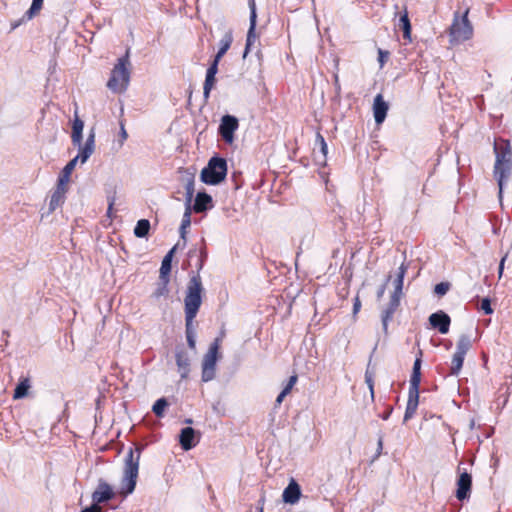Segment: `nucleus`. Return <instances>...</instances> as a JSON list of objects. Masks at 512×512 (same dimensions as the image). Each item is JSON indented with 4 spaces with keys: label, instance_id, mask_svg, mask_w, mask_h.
Here are the masks:
<instances>
[{
    "label": "nucleus",
    "instance_id": "412c9836",
    "mask_svg": "<svg viewBox=\"0 0 512 512\" xmlns=\"http://www.w3.org/2000/svg\"><path fill=\"white\" fill-rule=\"evenodd\" d=\"M400 296L391 295L387 307L383 310L381 315L383 331L386 334L388 331V324L393 319V315L400 305Z\"/></svg>",
    "mask_w": 512,
    "mask_h": 512
},
{
    "label": "nucleus",
    "instance_id": "5701e85b",
    "mask_svg": "<svg viewBox=\"0 0 512 512\" xmlns=\"http://www.w3.org/2000/svg\"><path fill=\"white\" fill-rule=\"evenodd\" d=\"M31 381L29 377H21L13 392L14 400H21L29 395Z\"/></svg>",
    "mask_w": 512,
    "mask_h": 512
},
{
    "label": "nucleus",
    "instance_id": "2eb2a0df",
    "mask_svg": "<svg viewBox=\"0 0 512 512\" xmlns=\"http://www.w3.org/2000/svg\"><path fill=\"white\" fill-rule=\"evenodd\" d=\"M472 486V476L467 471L460 473L457 480L456 498L464 501L470 497Z\"/></svg>",
    "mask_w": 512,
    "mask_h": 512
},
{
    "label": "nucleus",
    "instance_id": "ea45409f",
    "mask_svg": "<svg viewBox=\"0 0 512 512\" xmlns=\"http://www.w3.org/2000/svg\"><path fill=\"white\" fill-rule=\"evenodd\" d=\"M450 283L449 282H446V281H443V282H440V283H437L435 286H434V293L439 296V297H442L444 296L450 289Z\"/></svg>",
    "mask_w": 512,
    "mask_h": 512
},
{
    "label": "nucleus",
    "instance_id": "052dcab7",
    "mask_svg": "<svg viewBox=\"0 0 512 512\" xmlns=\"http://www.w3.org/2000/svg\"><path fill=\"white\" fill-rule=\"evenodd\" d=\"M67 191L66 185H60L59 182H57L56 189L53 192H59L62 195H65Z\"/></svg>",
    "mask_w": 512,
    "mask_h": 512
},
{
    "label": "nucleus",
    "instance_id": "cd10ccee",
    "mask_svg": "<svg viewBox=\"0 0 512 512\" xmlns=\"http://www.w3.org/2000/svg\"><path fill=\"white\" fill-rule=\"evenodd\" d=\"M406 271H407V267L404 265V263H402L398 269L396 278L394 279V282H393V284H394V291L392 293L393 295H397V296L401 297L402 289H403V281H404Z\"/></svg>",
    "mask_w": 512,
    "mask_h": 512
},
{
    "label": "nucleus",
    "instance_id": "e2e57ef3",
    "mask_svg": "<svg viewBox=\"0 0 512 512\" xmlns=\"http://www.w3.org/2000/svg\"><path fill=\"white\" fill-rule=\"evenodd\" d=\"M25 19L26 18L23 17L21 20L11 23V30H15L17 27H19Z\"/></svg>",
    "mask_w": 512,
    "mask_h": 512
},
{
    "label": "nucleus",
    "instance_id": "8fccbe9b",
    "mask_svg": "<svg viewBox=\"0 0 512 512\" xmlns=\"http://www.w3.org/2000/svg\"><path fill=\"white\" fill-rule=\"evenodd\" d=\"M186 340L188 347L192 350H195L196 348V334L194 335H186Z\"/></svg>",
    "mask_w": 512,
    "mask_h": 512
},
{
    "label": "nucleus",
    "instance_id": "dca6fc26",
    "mask_svg": "<svg viewBox=\"0 0 512 512\" xmlns=\"http://www.w3.org/2000/svg\"><path fill=\"white\" fill-rule=\"evenodd\" d=\"M199 442V435L192 427L182 428L179 434V443L184 451L194 448Z\"/></svg>",
    "mask_w": 512,
    "mask_h": 512
},
{
    "label": "nucleus",
    "instance_id": "393cba45",
    "mask_svg": "<svg viewBox=\"0 0 512 512\" xmlns=\"http://www.w3.org/2000/svg\"><path fill=\"white\" fill-rule=\"evenodd\" d=\"M377 348V345H375V347L373 348V351L370 355V359H369V362L367 364V367H366V371H365V383L367 384L368 388H369V391H370V395H371V398L374 399V376H375V368L372 367V356H373V353L375 352Z\"/></svg>",
    "mask_w": 512,
    "mask_h": 512
},
{
    "label": "nucleus",
    "instance_id": "0eeeda50",
    "mask_svg": "<svg viewBox=\"0 0 512 512\" xmlns=\"http://www.w3.org/2000/svg\"><path fill=\"white\" fill-rule=\"evenodd\" d=\"M469 10L459 16L455 13L453 22L449 28V42L454 45L469 40L473 35V27L468 19Z\"/></svg>",
    "mask_w": 512,
    "mask_h": 512
},
{
    "label": "nucleus",
    "instance_id": "20e7f679",
    "mask_svg": "<svg viewBox=\"0 0 512 512\" xmlns=\"http://www.w3.org/2000/svg\"><path fill=\"white\" fill-rule=\"evenodd\" d=\"M227 172V160L219 155H214L201 170L200 180L207 185H219L225 180Z\"/></svg>",
    "mask_w": 512,
    "mask_h": 512
},
{
    "label": "nucleus",
    "instance_id": "37998d69",
    "mask_svg": "<svg viewBox=\"0 0 512 512\" xmlns=\"http://www.w3.org/2000/svg\"><path fill=\"white\" fill-rule=\"evenodd\" d=\"M168 283L169 282H161L158 288L154 292V297L159 298L161 296H165L168 294Z\"/></svg>",
    "mask_w": 512,
    "mask_h": 512
},
{
    "label": "nucleus",
    "instance_id": "3c124183",
    "mask_svg": "<svg viewBox=\"0 0 512 512\" xmlns=\"http://www.w3.org/2000/svg\"><path fill=\"white\" fill-rule=\"evenodd\" d=\"M69 179H70V175L61 171L57 182H59L60 185H67V183L69 182Z\"/></svg>",
    "mask_w": 512,
    "mask_h": 512
},
{
    "label": "nucleus",
    "instance_id": "c756f323",
    "mask_svg": "<svg viewBox=\"0 0 512 512\" xmlns=\"http://www.w3.org/2000/svg\"><path fill=\"white\" fill-rule=\"evenodd\" d=\"M464 359H465V354L455 351V353L452 357V365L450 368L451 375L457 376L460 373V371L463 367Z\"/></svg>",
    "mask_w": 512,
    "mask_h": 512
},
{
    "label": "nucleus",
    "instance_id": "473e14b6",
    "mask_svg": "<svg viewBox=\"0 0 512 512\" xmlns=\"http://www.w3.org/2000/svg\"><path fill=\"white\" fill-rule=\"evenodd\" d=\"M232 42H233V34H232V30L229 29L228 31L225 32V34L221 38V40L219 42V49L217 52L225 55L226 52L229 50Z\"/></svg>",
    "mask_w": 512,
    "mask_h": 512
},
{
    "label": "nucleus",
    "instance_id": "13d9d810",
    "mask_svg": "<svg viewBox=\"0 0 512 512\" xmlns=\"http://www.w3.org/2000/svg\"><path fill=\"white\" fill-rule=\"evenodd\" d=\"M81 512H102V511L97 505L92 503L90 506L82 509Z\"/></svg>",
    "mask_w": 512,
    "mask_h": 512
},
{
    "label": "nucleus",
    "instance_id": "9d476101",
    "mask_svg": "<svg viewBox=\"0 0 512 512\" xmlns=\"http://www.w3.org/2000/svg\"><path fill=\"white\" fill-rule=\"evenodd\" d=\"M207 258L208 252L206 247V241L204 238H201L200 246L195 245L188 251V264L192 265L194 262L196 273L200 275V271L203 269Z\"/></svg>",
    "mask_w": 512,
    "mask_h": 512
},
{
    "label": "nucleus",
    "instance_id": "72a5a7b5",
    "mask_svg": "<svg viewBox=\"0 0 512 512\" xmlns=\"http://www.w3.org/2000/svg\"><path fill=\"white\" fill-rule=\"evenodd\" d=\"M296 382H297V376L296 375H292V376L289 377L286 385L284 386V388L282 389V391L279 393V395L276 398V403L277 404H281L282 403V401L290 393V391L292 390V388H293V386L295 385Z\"/></svg>",
    "mask_w": 512,
    "mask_h": 512
},
{
    "label": "nucleus",
    "instance_id": "a211bd4d",
    "mask_svg": "<svg viewBox=\"0 0 512 512\" xmlns=\"http://www.w3.org/2000/svg\"><path fill=\"white\" fill-rule=\"evenodd\" d=\"M179 246H180V241L178 243H176L162 259L161 267H160V275H159L161 282H169L170 281L172 260H173L174 254L178 250Z\"/></svg>",
    "mask_w": 512,
    "mask_h": 512
},
{
    "label": "nucleus",
    "instance_id": "a18cd8bd",
    "mask_svg": "<svg viewBox=\"0 0 512 512\" xmlns=\"http://www.w3.org/2000/svg\"><path fill=\"white\" fill-rule=\"evenodd\" d=\"M76 165H77V161L73 158L64 166L62 171L71 176V173L75 169Z\"/></svg>",
    "mask_w": 512,
    "mask_h": 512
},
{
    "label": "nucleus",
    "instance_id": "79ce46f5",
    "mask_svg": "<svg viewBox=\"0 0 512 512\" xmlns=\"http://www.w3.org/2000/svg\"><path fill=\"white\" fill-rule=\"evenodd\" d=\"M185 191L189 193H195V179L194 175L190 174L185 180Z\"/></svg>",
    "mask_w": 512,
    "mask_h": 512
},
{
    "label": "nucleus",
    "instance_id": "c85d7f7f",
    "mask_svg": "<svg viewBox=\"0 0 512 512\" xmlns=\"http://www.w3.org/2000/svg\"><path fill=\"white\" fill-rule=\"evenodd\" d=\"M151 225L148 219H140L134 227V235L137 238H145L148 236Z\"/></svg>",
    "mask_w": 512,
    "mask_h": 512
},
{
    "label": "nucleus",
    "instance_id": "680f3d73",
    "mask_svg": "<svg viewBox=\"0 0 512 512\" xmlns=\"http://www.w3.org/2000/svg\"><path fill=\"white\" fill-rule=\"evenodd\" d=\"M392 412H393V407H392V406H389V407L386 409V411H385L383 414H381V418H382L383 420H387V419L390 417V415L392 414Z\"/></svg>",
    "mask_w": 512,
    "mask_h": 512
},
{
    "label": "nucleus",
    "instance_id": "338daca9",
    "mask_svg": "<svg viewBox=\"0 0 512 512\" xmlns=\"http://www.w3.org/2000/svg\"><path fill=\"white\" fill-rule=\"evenodd\" d=\"M185 423H186V424H192V423H193V420H192V419H190V418H188V419H186V420H185Z\"/></svg>",
    "mask_w": 512,
    "mask_h": 512
},
{
    "label": "nucleus",
    "instance_id": "58836bf2",
    "mask_svg": "<svg viewBox=\"0 0 512 512\" xmlns=\"http://www.w3.org/2000/svg\"><path fill=\"white\" fill-rule=\"evenodd\" d=\"M197 314L185 313V334L186 335H194L195 329L193 326V321Z\"/></svg>",
    "mask_w": 512,
    "mask_h": 512
},
{
    "label": "nucleus",
    "instance_id": "c9c22d12",
    "mask_svg": "<svg viewBox=\"0 0 512 512\" xmlns=\"http://www.w3.org/2000/svg\"><path fill=\"white\" fill-rule=\"evenodd\" d=\"M216 83V75L206 74L204 86H203V97L207 100L210 97V92Z\"/></svg>",
    "mask_w": 512,
    "mask_h": 512
},
{
    "label": "nucleus",
    "instance_id": "4d7b16f0",
    "mask_svg": "<svg viewBox=\"0 0 512 512\" xmlns=\"http://www.w3.org/2000/svg\"><path fill=\"white\" fill-rule=\"evenodd\" d=\"M115 202V196L108 197V209H107V216L111 217L112 215V209Z\"/></svg>",
    "mask_w": 512,
    "mask_h": 512
},
{
    "label": "nucleus",
    "instance_id": "bf43d9fd",
    "mask_svg": "<svg viewBox=\"0 0 512 512\" xmlns=\"http://www.w3.org/2000/svg\"><path fill=\"white\" fill-rule=\"evenodd\" d=\"M120 138H121V144L128 138V134L125 130L124 124H120Z\"/></svg>",
    "mask_w": 512,
    "mask_h": 512
},
{
    "label": "nucleus",
    "instance_id": "2f4dec72",
    "mask_svg": "<svg viewBox=\"0 0 512 512\" xmlns=\"http://www.w3.org/2000/svg\"><path fill=\"white\" fill-rule=\"evenodd\" d=\"M472 346V340L471 337L467 334L460 335L457 345H456V352L465 354L469 351V349Z\"/></svg>",
    "mask_w": 512,
    "mask_h": 512
},
{
    "label": "nucleus",
    "instance_id": "9b49d317",
    "mask_svg": "<svg viewBox=\"0 0 512 512\" xmlns=\"http://www.w3.org/2000/svg\"><path fill=\"white\" fill-rule=\"evenodd\" d=\"M248 6L250 10V25L247 32L245 49L243 52V57L245 58L247 54L250 52L252 45L255 43L257 39L256 35V24H257V12H256V3L255 0H248Z\"/></svg>",
    "mask_w": 512,
    "mask_h": 512
},
{
    "label": "nucleus",
    "instance_id": "39448f33",
    "mask_svg": "<svg viewBox=\"0 0 512 512\" xmlns=\"http://www.w3.org/2000/svg\"><path fill=\"white\" fill-rule=\"evenodd\" d=\"M130 49H127L125 55L118 59L117 64L111 72V77L107 82V87L113 92H120L126 90L130 81V71L128 66Z\"/></svg>",
    "mask_w": 512,
    "mask_h": 512
},
{
    "label": "nucleus",
    "instance_id": "ddd939ff",
    "mask_svg": "<svg viewBox=\"0 0 512 512\" xmlns=\"http://www.w3.org/2000/svg\"><path fill=\"white\" fill-rule=\"evenodd\" d=\"M428 320L430 326L433 329H437L441 334H447L449 332L451 318L443 310H438L432 313Z\"/></svg>",
    "mask_w": 512,
    "mask_h": 512
},
{
    "label": "nucleus",
    "instance_id": "09e8293b",
    "mask_svg": "<svg viewBox=\"0 0 512 512\" xmlns=\"http://www.w3.org/2000/svg\"><path fill=\"white\" fill-rule=\"evenodd\" d=\"M382 449H383V436L379 435L378 441H377V449H376V453H375V456H374V460L377 459L381 455Z\"/></svg>",
    "mask_w": 512,
    "mask_h": 512
},
{
    "label": "nucleus",
    "instance_id": "7ed1b4c3",
    "mask_svg": "<svg viewBox=\"0 0 512 512\" xmlns=\"http://www.w3.org/2000/svg\"><path fill=\"white\" fill-rule=\"evenodd\" d=\"M422 350H419L418 355L412 367V373L409 380L408 401L404 414V422L410 420L416 413L419 404V388L421 383V366H422Z\"/></svg>",
    "mask_w": 512,
    "mask_h": 512
},
{
    "label": "nucleus",
    "instance_id": "1a4fd4ad",
    "mask_svg": "<svg viewBox=\"0 0 512 512\" xmlns=\"http://www.w3.org/2000/svg\"><path fill=\"white\" fill-rule=\"evenodd\" d=\"M239 128V121L237 117L226 114L222 116L220 124L218 126V134L222 140L227 144H232L235 136V131Z\"/></svg>",
    "mask_w": 512,
    "mask_h": 512
},
{
    "label": "nucleus",
    "instance_id": "69168bd1",
    "mask_svg": "<svg viewBox=\"0 0 512 512\" xmlns=\"http://www.w3.org/2000/svg\"><path fill=\"white\" fill-rule=\"evenodd\" d=\"M223 56L224 54L217 52L211 62H217V65L219 66V62Z\"/></svg>",
    "mask_w": 512,
    "mask_h": 512
},
{
    "label": "nucleus",
    "instance_id": "4be33fe9",
    "mask_svg": "<svg viewBox=\"0 0 512 512\" xmlns=\"http://www.w3.org/2000/svg\"><path fill=\"white\" fill-rule=\"evenodd\" d=\"M301 497V487L295 479H291L282 494L283 502L286 504H295Z\"/></svg>",
    "mask_w": 512,
    "mask_h": 512
},
{
    "label": "nucleus",
    "instance_id": "6e6552de",
    "mask_svg": "<svg viewBox=\"0 0 512 512\" xmlns=\"http://www.w3.org/2000/svg\"><path fill=\"white\" fill-rule=\"evenodd\" d=\"M220 343L221 338H215V340L210 344L208 351L203 357L201 373V380L203 382H210L216 376L217 361L221 357L219 352Z\"/></svg>",
    "mask_w": 512,
    "mask_h": 512
},
{
    "label": "nucleus",
    "instance_id": "7c9ffc66",
    "mask_svg": "<svg viewBox=\"0 0 512 512\" xmlns=\"http://www.w3.org/2000/svg\"><path fill=\"white\" fill-rule=\"evenodd\" d=\"M398 26L403 31L404 39H407L410 41L411 40V23H410L407 11H405L404 14L400 16Z\"/></svg>",
    "mask_w": 512,
    "mask_h": 512
},
{
    "label": "nucleus",
    "instance_id": "c03bdc74",
    "mask_svg": "<svg viewBox=\"0 0 512 512\" xmlns=\"http://www.w3.org/2000/svg\"><path fill=\"white\" fill-rule=\"evenodd\" d=\"M193 198H194V193H189V192H186L185 191V202H184V207L185 209L187 210H192V206H193Z\"/></svg>",
    "mask_w": 512,
    "mask_h": 512
},
{
    "label": "nucleus",
    "instance_id": "de8ad7c7",
    "mask_svg": "<svg viewBox=\"0 0 512 512\" xmlns=\"http://www.w3.org/2000/svg\"><path fill=\"white\" fill-rule=\"evenodd\" d=\"M388 56H389V52L383 51V50L379 49V51H378V61H379L381 67L384 65V63L387 60Z\"/></svg>",
    "mask_w": 512,
    "mask_h": 512
},
{
    "label": "nucleus",
    "instance_id": "b1692460",
    "mask_svg": "<svg viewBox=\"0 0 512 512\" xmlns=\"http://www.w3.org/2000/svg\"><path fill=\"white\" fill-rule=\"evenodd\" d=\"M84 122L76 115L72 124L71 139L74 146L81 148Z\"/></svg>",
    "mask_w": 512,
    "mask_h": 512
},
{
    "label": "nucleus",
    "instance_id": "f257e3e1",
    "mask_svg": "<svg viewBox=\"0 0 512 512\" xmlns=\"http://www.w3.org/2000/svg\"><path fill=\"white\" fill-rule=\"evenodd\" d=\"M495 165L494 177L499 187V199H502L503 189L512 173V153L508 143L494 144Z\"/></svg>",
    "mask_w": 512,
    "mask_h": 512
},
{
    "label": "nucleus",
    "instance_id": "f3484780",
    "mask_svg": "<svg viewBox=\"0 0 512 512\" xmlns=\"http://www.w3.org/2000/svg\"><path fill=\"white\" fill-rule=\"evenodd\" d=\"M213 198L205 190L197 192L194 198L192 211L194 213H206L213 208Z\"/></svg>",
    "mask_w": 512,
    "mask_h": 512
},
{
    "label": "nucleus",
    "instance_id": "f03ea898",
    "mask_svg": "<svg viewBox=\"0 0 512 512\" xmlns=\"http://www.w3.org/2000/svg\"><path fill=\"white\" fill-rule=\"evenodd\" d=\"M143 449L144 446L138 444L134 448H129L125 456L124 477L121 482L120 490V494L123 497H127L135 490L139 471V461Z\"/></svg>",
    "mask_w": 512,
    "mask_h": 512
},
{
    "label": "nucleus",
    "instance_id": "6ab92c4d",
    "mask_svg": "<svg viewBox=\"0 0 512 512\" xmlns=\"http://www.w3.org/2000/svg\"><path fill=\"white\" fill-rule=\"evenodd\" d=\"M95 148V132L94 129H91L84 145H81L79 148V153L74 157V159L78 162L80 161L82 164L86 163L90 156L93 154Z\"/></svg>",
    "mask_w": 512,
    "mask_h": 512
},
{
    "label": "nucleus",
    "instance_id": "49530a36",
    "mask_svg": "<svg viewBox=\"0 0 512 512\" xmlns=\"http://www.w3.org/2000/svg\"><path fill=\"white\" fill-rule=\"evenodd\" d=\"M390 279H391V276L389 275L386 278L385 282L378 288L377 293H376L378 300H380L383 297L385 290H386L387 283L390 281Z\"/></svg>",
    "mask_w": 512,
    "mask_h": 512
},
{
    "label": "nucleus",
    "instance_id": "0e129e2a",
    "mask_svg": "<svg viewBox=\"0 0 512 512\" xmlns=\"http://www.w3.org/2000/svg\"><path fill=\"white\" fill-rule=\"evenodd\" d=\"M223 56L224 54L217 52L211 62H217V65L219 66V62Z\"/></svg>",
    "mask_w": 512,
    "mask_h": 512
},
{
    "label": "nucleus",
    "instance_id": "5fc2aeb1",
    "mask_svg": "<svg viewBox=\"0 0 512 512\" xmlns=\"http://www.w3.org/2000/svg\"><path fill=\"white\" fill-rule=\"evenodd\" d=\"M264 504H265V498L261 497L257 502L254 512H261V511L264 512ZM250 512H253V511H250Z\"/></svg>",
    "mask_w": 512,
    "mask_h": 512
},
{
    "label": "nucleus",
    "instance_id": "e433bc0d",
    "mask_svg": "<svg viewBox=\"0 0 512 512\" xmlns=\"http://www.w3.org/2000/svg\"><path fill=\"white\" fill-rule=\"evenodd\" d=\"M65 201V195L60 194L59 192H53L50 196L49 201V212H53L58 207H60Z\"/></svg>",
    "mask_w": 512,
    "mask_h": 512
},
{
    "label": "nucleus",
    "instance_id": "864d4df0",
    "mask_svg": "<svg viewBox=\"0 0 512 512\" xmlns=\"http://www.w3.org/2000/svg\"><path fill=\"white\" fill-rule=\"evenodd\" d=\"M508 257V253H506L500 260V263H499V267H498V275H499V278L502 277V274H503V271H504V264H505V261Z\"/></svg>",
    "mask_w": 512,
    "mask_h": 512
},
{
    "label": "nucleus",
    "instance_id": "6e6d98bb",
    "mask_svg": "<svg viewBox=\"0 0 512 512\" xmlns=\"http://www.w3.org/2000/svg\"><path fill=\"white\" fill-rule=\"evenodd\" d=\"M361 309V302L358 296L355 297L353 303V315H356Z\"/></svg>",
    "mask_w": 512,
    "mask_h": 512
},
{
    "label": "nucleus",
    "instance_id": "a878e982",
    "mask_svg": "<svg viewBox=\"0 0 512 512\" xmlns=\"http://www.w3.org/2000/svg\"><path fill=\"white\" fill-rule=\"evenodd\" d=\"M315 147H319L320 154H321V156H315L316 161L318 164L324 165L326 163L328 146H327V143H326L324 137L319 132L316 133Z\"/></svg>",
    "mask_w": 512,
    "mask_h": 512
},
{
    "label": "nucleus",
    "instance_id": "a19ab883",
    "mask_svg": "<svg viewBox=\"0 0 512 512\" xmlns=\"http://www.w3.org/2000/svg\"><path fill=\"white\" fill-rule=\"evenodd\" d=\"M480 309L484 312L486 315H491L493 313V308L491 306V300L489 297H484L481 300Z\"/></svg>",
    "mask_w": 512,
    "mask_h": 512
},
{
    "label": "nucleus",
    "instance_id": "774afa93",
    "mask_svg": "<svg viewBox=\"0 0 512 512\" xmlns=\"http://www.w3.org/2000/svg\"><path fill=\"white\" fill-rule=\"evenodd\" d=\"M483 99V96H477L476 97V102L478 103V100H482Z\"/></svg>",
    "mask_w": 512,
    "mask_h": 512
},
{
    "label": "nucleus",
    "instance_id": "f8f14e48",
    "mask_svg": "<svg viewBox=\"0 0 512 512\" xmlns=\"http://www.w3.org/2000/svg\"><path fill=\"white\" fill-rule=\"evenodd\" d=\"M115 497V492L112 487L102 478L98 480V485L95 491L92 493V503L100 505L107 503Z\"/></svg>",
    "mask_w": 512,
    "mask_h": 512
},
{
    "label": "nucleus",
    "instance_id": "603ef678",
    "mask_svg": "<svg viewBox=\"0 0 512 512\" xmlns=\"http://www.w3.org/2000/svg\"><path fill=\"white\" fill-rule=\"evenodd\" d=\"M218 73L217 62H211L207 68L206 74L216 75Z\"/></svg>",
    "mask_w": 512,
    "mask_h": 512
},
{
    "label": "nucleus",
    "instance_id": "aec40b11",
    "mask_svg": "<svg viewBox=\"0 0 512 512\" xmlns=\"http://www.w3.org/2000/svg\"><path fill=\"white\" fill-rule=\"evenodd\" d=\"M389 110L388 103L384 100L382 94H377L373 100V116L376 124H382Z\"/></svg>",
    "mask_w": 512,
    "mask_h": 512
},
{
    "label": "nucleus",
    "instance_id": "f704fd0d",
    "mask_svg": "<svg viewBox=\"0 0 512 512\" xmlns=\"http://www.w3.org/2000/svg\"><path fill=\"white\" fill-rule=\"evenodd\" d=\"M168 405V400L165 397H161L154 402L152 411L157 417L162 418Z\"/></svg>",
    "mask_w": 512,
    "mask_h": 512
},
{
    "label": "nucleus",
    "instance_id": "423d86ee",
    "mask_svg": "<svg viewBox=\"0 0 512 512\" xmlns=\"http://www.w3.org/2000/svg\"><path fill=\"white\" fill-rule=\"evenodd\" d=\"M204 288L198 273L193 274L188 282L184 298V312L197 314L202 304V292Z\"/></svg>",
    "mask_w": 512,
    "mask_h": 512
},
{
    "label": "nucleus",
    "instance_id": "4468645a",
    "mask_svg": "<svg viewBox=\"0 0 512 512\" xmlns=\"http://www.w3.org/2000/svg\"><path fill=\"white\" fill-rule=\"evenodd\" d=\"M175 360L181 379H186L190 373V356L183 346L176 347Z\"/></svg>",
    "mask_w": 512,
    "mask_h": 512
},
{
    "label": "nucleus",
    "instance_id": "bb28decb",
    "mask_svg": "<svg viewBox=\"0 0 512 512\" xmlns=\"http://www.w3.org/2000/svg\"><path fill=\"white\" fill-rule=\"evenodd\" d=\"M192 213H193L192 210L184 209L183 217H182L181 224H180V227H179L180 239L183 240V246H186V243H187V238H186V236H187V229L191 225V215H192Z\"/></svg>",
    "mask_w": 512,
    "mask_h": 512
},
{
    "label": "nucleus",
    "instance_id": "4c0bfd02",
    "mask_svg": "<svg viewBox=\"0 0 512 512\" xmlns=\"http://www.w3.org/2000/svg\"><path fill=\"white\" fill-rule=\"evenodd\" d=\"M44 0H32L30 8L25 12L24 18L31 20L42 8Z\"/></svg>",
    "mask_w": 512,
    "mask_h": 512
}]
</instances>
